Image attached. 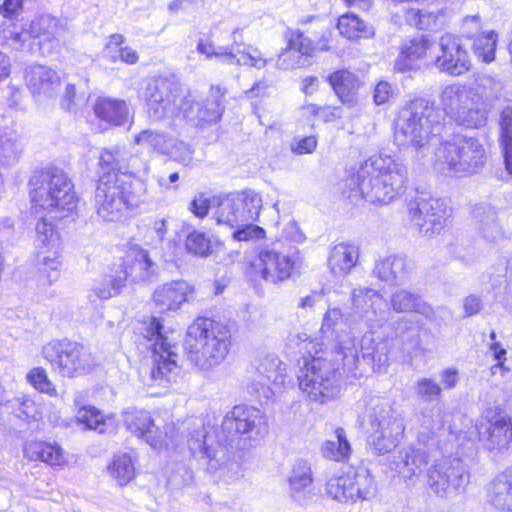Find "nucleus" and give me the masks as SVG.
<instances>
[{"label":"nucleus","instance_id":"12","mask_svg":"<svg viewBox=\"0 0 512 512\" xmlns=\"http://www.w3.org/2000/svg\"><path fill=\"white\" fill-rule=\"evenodd\" d=\"M141 334L150 343L154 366L151 377L155 381L178 382L181 368L177 365L178 346L163 332V325L156 317H148L140 328Z\"/></svg>","mask_w":512,"mask_h":512},{"label":"nucleus","instance_id":"13","mask_svg":"<svg viewBox=\"0 0 512 512\" xmlns=\"http://www.w3.org/2000/svg\"><path fill=\"white\" fill-rule=\"evenodd\" d=\"M434 464L426 469L427 483L433 493L440 498L452 499L465 492L470 482L469 466L466 460L455 455H442L437 459L433 454Z\"/></svg>","mask_w":512,"mask_h":512},{"label":"nucleus","instance_id":"56","mask_svg":"<svg viewBox=\"0 0 512 512\" xmlns=\"http://www.w3.org/2000/svg\"><path fill=\"white\" fill-rule=\"evenodd\" d=\"M185 246L190 253L197 256L204 257L211 253V240L200 231H192L186 238Z\"/></svg>","mask_w":512,"mask_h":512},{"label":"nucleus","instance_id":"6","mask_svg":"<svg viewBox=\"0 0 512 512\" xmlns=\"http://www.w3.org/2000/svg\"><path fill=\"white\" fill-rule=\"evenodd\" d=\"M487 160L483 140L477 135L455 134L434 151L433 167L451 177H467L479 173Z\"/></svg>","mask_w":512,"mask_h":512},{"label":"nucleus","instance_id":"53","mask_svg":"<svg viewBox=\"0 0 512 512\" xmlns=\"http://www.w3.org/2000/svg\"><path fill=\"white\" fill-rule=\"evenodd\" d=\"M0 405L6 412L14 414L19 419H37V407L32 399L27 396L8 399Z\"/></svg>","mask_w":512,"mask_h":512},{"label":"nucleus","instance_id":"5","mask_svg":"<svg viewBox=\"0 0 512 512\" xmlns=\"http://www.w3.org/2000/svg\"><path fill=\"white\" fill-rule=\"evenodd\" d=\"M441 114L425 98L407 101L399 108L393 122L395 144L402 151L423 159L431 150L442 130Z\"/></svg>","mask_w":512,"mask_h":512},{"label":"nucleus","instance_id":"7","mask_svg":"<svg viewBox=\"0 0 512 512\" xmlns=\"http://www.w3.org/2000/svg\"><path fill=\"white\" fill-rule=\"evenodd\" d=\"M231 332L210 318H197L187 329L185 349L189 360L202 370L221 363L229 352Z\"/></svg>","mask_w":512,"mask_h":512},{"label":"nucleus","instance_id":"30","mask_svg":"<svg viewBox=\"0 0 512 512\" xmlns=\"http://www.w3.org/2000/svg\"><path fill=\"white\" fill-rule=\"evenodd\" d=\"M313 482L311 465L307 460L296 459L288 477L290 496L299 506H307L312 498L310 487Z\"/></svg>","mask_w":512,"mask_h":512},{"label":"nucleus","instance_id":"52","mask_svg":"<svg viewBox=\"0 0 512 512\" xmlns=\"http://www.w3.org/2000/svg\"><path fill=\"white\" fill-rule=\"evenodd\" d=\"M497 34L494 31L482 33L474 38L473 52L479 60L490 63L495 59Z\"/></svg>","mask_w":512,"mask_h":512},{"label":"nucleus","instance_id":"19","mask_svg":"<svg viewBox=\"0 0 512 512\" xmlns=\"http://www.w3.org/2000/svg\"><path fill=\"white\" fill-rule=\"evenodd\" d=\"M180 86L166 78H159L146 89L147 113L153 121L179 117L180 102L183 101Z\"/></svg>","mask_w":512,"mask_h":512},{"label":"nucleus","instance_id":"46","mask_svg":"<svg viewBox=\"0 0 512 512\" xmlns=\"http://www.w3.org/2000/svg\"><path fill=\"white\" fill-rule=\"evenodd\" d=\"M108 471L119 486L127 485L136 474L135 463L128 453L117 454L108 466Z\"/></svg>","mask_w":512,"mask_h":512},{"label":"nucleus","instance_id":"31","mask_svg":"<svg viewBox=\"0 0 512 512\" xmlns=\"http://www.w3.org/2000/svg\"><path fill=\"white\" fill-rule=\"evenodd\" d=\"M430 48L431 42L424 36L405 41L399 55L395 59L394 69L402 73L417 69L419 67L418 62L426 58Z\"/></svg>","mask_w":512,"mask_h":512},{"label":"nucleus","instance_id":"3","mask_svg":"<svg viewBox=\"0 0 512 512\" xmlns=\"http://www.w3.org/2000/svg\"><path fill=\"white\" fill-rule=\"evenodd\" d=\"M288 345L303 355V366L297 374L298 384L328 382L340 362H344L345 365L355 364L360 357L371 360L373 369L377 372H383L389 362L387 343L375 342L372 334H365L362 337L359 348L348 339L340 341L333 351H328L326 344L311 339L307 333L291 334Z\"/></svg>","mask_w":512,"mask_h":512},{"label":"nucleus","instance_id":"37","mask_svg":"<svg viewBox=\"0 0 512 512\" xmlns=\"http://www.w3.org/2000/svg\"><path fill=\"white\" fill-rule=\"evenodd\" d=\"M358 257V246L349 243H339L333 246L330 251L328 266L334 275L343 276L356 265Z\"/></svg>","mask_w":512,"mask_h":512},{"label":"nucleus","instance_id":"27","mask_svg":"<svg viewBox=\"0 0 512 512\" xmlns=\"http://www.w3.org/2000/svg\"><path fill=\"white\" fill-rule=\"evenodd\" d=\"M24 79L33 95L52 98L58 94L61 78L57 71L41 64H32L25 69Z\"/></svg>","mask_w":512,"mask_h":512},{"label":"nucleus","instance_id":"58","mask_svg":"<svg viewBox=\"0 0 512 512\" xmlns=\"http://www.w3.org/2000/svg\"><path fill=\"white\" fill-rule=\"evenodd\" d=\"M36 231V242L38 247L43 246H51L56 247L57 244H60L59 237L56 234L53 225L46 221V219L41 218L35 227Z\"/></svg>","mask_w":512,"mask_h":512},{"label":"nucleus","instance_id":"57","mask_svg":"<svg viewBox=\"0 0 512 512\" xmlns=\"http://www.w3.org/2000/svg\"><path fill=\"white\" fill-rule=\"evenodd\" d=\"M193 471L184 463H176L171 469L167 482L173 489H180L193 482Z\"/></svg>","mask_w":512,"mask_h":512},{"label":"nucleus","instance_id":"32","mask_svg":"<svg viewBox=\"0 0 512 512\" xmlns=\"http://www.w3.org/2000/svg\"><path fill=\"white\" fill-rule=\"evenodd\" d=\"M314 49L313 42L304 34L298 32L288 43L277 60V66L288 70L304 64V57L311 54Z\"/></svg>","mask_w":512,"mask_h":512},{"label":"nucleus","instance_id":"33","mask_svg":"<svg viewBox=\"0 0 512 512\" xmlns=\"http://www.w3.org/2000/svg\"><path fill=\"white\" fill-rule=\"evenodd\" d=\"M93 110L97 118L113 126H122L130 118L129 106L121 99L99 97L94 103Z\"/></svg>","mask_w":512,"mask_h":512},{"label":"nucleus","instance_id":"38","mask_svg":"<svg viewBox=\"0 0 512 512\" xmlns=\"http://www.w3.org/2000/svg\"><path fill=\"white\" fill-rule=\"evenodd\" d=\"M23 452L26 458L33 461L39 460L50 466H60L65 462L63 450L57 443L44 441L26 442Z\"/></svg>","mask_w":512,"mask_h":512},{"label":"nucleus","instance_id":"59","mask_svg":"<svg viewBox=\"0 0 512 512\" xmlns=\"http://www.w3.org/2000/svg\"><path fill=\"white\" fill-rule=\"evenodd\" d=\"M265 230L252 222L241 223L238 227L234 228L233 238L237 241H251L264 238Z\"/></svg>","mask_w":512,"mask_h":512},{"label":"nucleus","instance_id":"2","mask_svg":"<svg viewBox=\"0 0 512 512\" xmlns=\"http://www.w3.org/2000/svg\"><path fill=\"white\" fill-rule=\"evenodd\" d=\"M421 414L417 416L419 426L415 427L417 441L423 447L410 446L399 451L394 461L399 474L407 481L419 476L433 455L432 447L442 454L447 452V443L458 439L471 420L460 412H446L437 406L440 386H419Z\"/></svg>","mask_w":512,"mask_h":512},{"label":"nucleus","instance_id":"49","mask_svg":"<svg viewBox=\"0 0 512 512\" xmlns=\"http://www.w3.org/2000/svg\"><path fill=\"white\" fill-rule=\"evenodd\" d=\"M345 318L346 312H342V310L339 308L328 309L327 312L325 313L321 327L322 333L326 334L328 332H331V336L335 334L337 338H340L337 344L332 345L330 348L328 347V351H333L334 347L337 346L340 341L348 339H351L354 345L358 348V346L355 343V339L352 338L349 333H346L342 336L339 335V331L342 330L340 326L342 324L349 325Z\"/></svg>","mask_w":512,"mask_h":512},{"label":"nucleus","instance_id":"55","mask_svg":"<svg viewBox=\"0 0 512 512\" xmlns=\"http://www.w3.org/2000/svg\"><path fill=\"white\" fill-rule=\"evenodd\" d=\"M501 140L504 146V157L507 171L512 174V108L507 107L501 114Z\"/></svg>","mask_w":512,"mask_h":512},{"label":"nucleus","instance_id":"23","mask_svg":"<svg viewBox=\"0 0 512 512\" xmlns=\"http://www.w3.org/2000/svg\"><path fill=\"white\" fill-rule=\"evenodd\" d=\"M124 281H148L157 273V264L152 260L148 250L138 244H131L118 263H113Z\"/></svg>","mask_w":512,"mask_h":512},{"label":"nucleus","instance_id":"63","mask_svg":"<svg viewBox=\"0 0 512 512\" xmlns=\"http://www.w3.org/2000/svg\"><path fill=\"white\" fill-rule=\"evenodd\" d=\"M395 96V89L387 81H380L376 84L373 91V101L376 105L386 104Z\"/></svg>","mask_w":512,"mask_h":512},{"label":"nucleus","instance_id":"15","mask_svg":"<svg viewBox=\"0 0 512 512\" xmlns=\"http://www.w3.org/2000/svg\"><path fill=\"white\" fill-rule=\"evenodd\" d=\"M262 208V197L253 190L225 196H214L212 216L217 225L234 229L244 222H253Z\"/></svg>","mask_w":512,"mask_h":512},{"label":"nucleus","instance_id":"36","mask_svg":"<svg viewBox=\"0 0 512 512\" xmlns=\"http://www.w3.org/2000/svg\"><path fill=\"white\" fill-rule=\"evenodd\" d=\"M488 497L495 508L512 511V467L507 468L491 481Z\"/></svg>","mask_w":512,"mask_h":512},{"label":"nucleus","instance_id":"61","mask_svg":"<svg viewBox=\"0 0 512 512\" xmlns=\"http://www.w3.org/2000/svg\"><path fill=\"white\" fill-rule=\"evenodd\" d=\"M210 210H214V197L209 198L204 193L197 194L189 205V211L198 218H204Z\"/></svg>","mask_w":512,"mask_h":512},{"label":"nucleus","instance_id":"22","mask_svg":"<svg viewBox=\"0 0 512 512\" xmlns=\"http://www.w3.org/2000/svg\"><path fill=\"white\" fill-rule=\"evenodd\" d=\"M488 424L475 425L479 441L489 451L501 452L512 442V417L499 406L487 415Z\"/></svg>","mask_w":512,"mask_h":512},{"label":"nucleus","instance_id":"1","mask_svg":"<svg viewBox=\"0 0 512 512\" xmlns=\"http://www.w3.org/2000/svg\"><path fill=\"white\" fill-rule=\"evenodd\" d=\"M187 429L190 455L213 473L224 468L230 449L245 450L259 442L268 433V424L259 409L236 405L223 418L217 434L198 417L190 419Z\"/></svg>","mask_w":512,"mask_h":512},{"label":"nucleus","instance_id":"62","mask_svg":"<svg viewBox=\"0 0 512 512\" xmlns=\"http://www.w3.org/2000/svg\"><path fill=\"white\" fill-rule=\"evenodd\" d=\"M167 156L180 163H187L192 158V151L186 143L173 138L169 152H167Z\"/></svg>","mask_w":512,"mask_h":512},{"label":"nucleus","instance_id":"25","mask_svg":"<svg viewBox=\"0 0 512 512\" xmlns=\"http://www.w3.org/2000/svg\"><path fill=\"white\" fill-rule=\"evenodd\" d=\"M196 50L208 60L216 58L221 63L227 65L250 66L256 69H263L268 62L258 49L250 48L238 56L233 53L231 48L215 46L209 39H200L197 43Z\"/></svg>","mask_w":512,"mask_h":512},{"label":"nucleus","instance_id":"9","mask_svg":"<svg viewBox=\"0 0 512 512\" xmlns=\"http://www.w3.org/2000/svg\"><path fill=\"white\" fill-rule=\"evenodd\" d=\"M367 434V442L377 454L392 451L405 431L402 413L380 398L371 399L369 407L358 417Z\"/></svg>","mask_w":512,"mask_h":512},{"label":"nucleus","instance_id":"51","mask_svg":"<svg viewBox=\"0 0 512 512\" xmlns=\"http://www.w3.org/2000/svg\"><path fill=\"white\" fill-rule=\"evenodd\" d=\"M37 263L40 271L46 272L49 270L53 272L55 275H53V277L48 275V279L49 282L55 281L57 278L58 269L61 266L60 244H57L56 247L40 246L37 255Z\"/></svg>","mask_w":512,"mask_h":512},{"label":"nucleus","instance_id":"47","mask_svg":"<svg viewBox=\"0 0 512 512\" xmlns=\"http://www.w3.org/2000/svg\"><path fill=\"white\" fill-rule=\"evenodd\" d=\"M481 97V107L489 111L492 102L499 97L502 89L501 83L487 74H478L475 77L474 86H471Z\"/></svg>","mask_w":512,"mask_h":512},{"label":"nucleus","instance_id":"26","mask_svg":"<svg viewBox=\"0 0 512 512\" xmlns=\"http://www.w3.org/2000/svg\"><path fill=\"white\" fill-rule=\"evenodd\" d=\"M194 293V287L184 280L164 283L153 292L154 307L160 313L176 312L192 300Z\"/></svg>","mask_w":512,"mask_h":512},{"label":"nucleus","instance_id":"10","mask_svg":"<svg viewBox=\"0 0 512 512\" xmlns=\"http://www.w3.org/2000/svg\"><path fill=\"white\" fill-rule=\"evenodd\" d=\"M95 190V207L100 218L107 222L120 220L129 207L136 205L137 199L146 188L140 179L130 182L117 173L99 171Z\"/></svg>","mask_w":512,"mask_h":512},{"label":"nucleus","instance_id":"20","mask_svg":"<svg viewBox=\"0 0 512 512\" xmlns=\"http://www.w3.org/2000/svg\"><path fill=\"white\" fill-rule=\"evenodd\" d=\"M408 213L411 225L424 237L439 234L449 216L443 200L424 196H417L409 202Z\"/></svg>","mask_w":512,"mask_h":512},{"label":"nucleus","instance_id":"24","mask_svg":"<svg viewBox=\"0 0 512 512\" xmlns=\"http://www.w3.org/2000/svg\"><path fill=\"white\" fill-rule=\"evenodd\" d=\"M99 171L117 173L127 182L139 179L137 176L147 170V164L138 155L121 149H102L98 157Z\"/></svg>","mask_w":512,"mask_h":512},{"label":"nucleus","instance_id":"43","mask_svg":"<svg viewBox=\"0 0 512 512\" xmlns=\"http://www.w3.org/2000/svg\"><path fill=\"white\" fill-rule=\"evenodd\" d=\"M28 22H12L0 27V45H8L14 49H21L32 38Z\"/></svg>","mask_w":512,"mask_h":512},{"label":"nucleus","instance_id":"45","mask_svg":"<svg viewBox=\"0 0 512 512\" xmlns=\"http://www.w3.org/2000/svg\"><path fill=\"white\" fill-rule=\"evenodd\" d=\"M125 286L124 276L122 277L112 264L109 273L101 281L94 283L92 291L99 299L107 300L120 294Z\"/></svg>","mask_w":512,"mask_h":512},{"label":"nucleus","instance_id":"60","mask_svg":"<svg viewBox=\"0 0 512 512\" xmlns=\"http://www.w3.org/2000/svg\"><path fill=\"white\" fill-rule=\"evenodd\" d=\"M183 101L180 102L179 117L182 116L187 121L192 122L194 125H200V113L198 107L200 102H196L190 94H183Z\"/></svg>","mask_w":512,"mask_h":512},{"label":"nucleus","instance_id":"44","mask_svg":"<svg viewBox=\"0 0 512 512\" xmlns=\"http://www.w3.org/2000/svg\"><path fill=\"white\" fill-rule=\"evenodd\" d=\"M337 27L341 35L348 39L369 38L374 34L373 27L353 13L342 15L338 19Z\"/></svg>","mask_w":512,"mask_h":512},{"label":"nucleus","instance_id":"54","mask_svg":"<svg viewBox=\"0 0 512 512\" xmlns=\"http://www.w3.org/2000/svg\"><path fill=\"white\" fill-rule=\"evenodd\" d=\"M76 418L86 429L96 430L101 434L107 431L109 425L101 411L94 406H83L78 410Z\"/></svg>","mask_w":512,"mask_h":512},{"label":"nucleus","instance_id":"29","mask_svg":"<svg viewBox=\"0 0 512 512\" xmlns=\"http://www.w3.org/2000/svg\"><path fill=\"white\" fill-rule=\"evenodd\" d=\"M125 423L130 432L144 440L151 447L161 444L167 433L163 432L154 422L149 412L134 410L125 412Z\"/></svg>","mask_w":512,"mask_h":512},{"label":"nucleus","instance_id":"17","mask_svg":"<svg viewBox=\"0 0 512 512\" xmlns=\"http://www.w3.org/2000/svg\"><path fill=\"white\" fill-rule=\"evenodd\" d=\"M43 357L52 369L62 376L74 377L88 372L91 355L79 343L70 340H52L42 348Z\"/></svg>","mask_w":512,"mask_h":512},{"label":"nucleus","instance_id":"64","mask_svg":"<svg viewBox=\"0 0 512 512\" xmlns=\"http://www.w3.org/2000/svg\"><path fill=\"white\" fill-rule=\"evenodd\" d=\"M169 230V222L167 218L155 219L152 221L148 228V236L156 239L158 242H163Z\"/></svg>","mask_w":512,"mask_h":512},{"label":"nucleus","instance_id":"8","mask_svg":"<svg viewBox=\"0 0 512 512\" xmlns=\"http://www.w3.org/2000/svg\"><path fill=\"white\" fill-rule=\"evenodd\" d=\"M29 185L31 201L35 208L57 213L54 218H63L77 205L73 184L66 173L56 167L35 171Z\"/></svg>","mask_w":512,"mask_h":512},{"label":"nucleus","instance_id":"11","mask_svg":"<svg viewBox=\"0 0 512 512\" xmlns=\"http://www.w3.org/2000/svg\"><path fill=\"white\" fill-rule=\"evenodd\" d=\"M440 104L453 121L466 128H481L487 122V109L481 107L480 95L471 86L453 83L440 93Z\"/></svg>","mask_w":512,"mask_h":512},{"label":"nucleus","instance_id":"42","mask_svg":"<svg viewBox=\"0 0 512 512\" xmlns=\"http://www.w3.org/2000/svg\"><path fill=\"white\" fill-rule=\"evenodd\" d=\"M336 441L326 440L321 446L324 458L337 462H346L351 456L352 447L342 427L335 429Z\"/></svg>","mask_w":512,"mask_h":512},{"label":"nucleus","instance_id":"4","mask_svg":"<svg viewBox=\"0 0 512 512\" xmlns=\"http://www.w3.org/2000/svg\"><path fill=\"white\" fill-rule=\"evenodd\" d=\"M406 181L405 164L390 155L378 154L344 180V189L349 190L348 198L359 195L370 203L387 204L403 192Z\"/></svg>","mask_w":512,"mask_h":512},{"label":"nucleus","instance_id":"21","mask_svg":"<svg viewBox=\"0 0 512 512\" xmlns=\"http://www.w3.org/2000/svg\"><path fill=\"white\" fill-rule=\"evenodd\" d=\"M431 64L441 73L450 76H461L471 67V59L461 39L453 34L446 33L438 40V54Z\"/></svg>","mask_w":512,"mask_h":512},{"label":"nucleus","instance_id":"34","mask_svg":"<svg viewBox=\"0 0 512 512\" xmlns=\"http://www.w3.org/2000/svg\"><path fill=\"white\" fill-rule=\"evenodd\" d=\"M256 377L251 379L252 384H290L285 373V364L273 354L261 359L257 366L253 367Z\"/></svg>","mask_w":512,"mask_h":512},{"label":"nucleus","instance_id":"48","mask_svg":"<svg viewBox=\"0 0 512 512\" xmlns=\"http://www.w3.org/2000/svg\"><path fill=\"white\" fill-rule=\"evenodd\" d=\"M223 96L224 92L221 91V88H211L210 96L205 101L200 102L198 107L197 113H200V125L203 123H215L220 119L224 110L221 103Z\"/></svg>","mask_w":512,"mask_h":512},{"label":"nucleus","instance_id":"18","mask_svg":"<svg viewBox=\"0 0 512 512\" xmlns=\"http://www.w3.org/2000/svg\"><path fill=\"white\" fill-rule=\"evenodd\" d=\"M325 491L334 500L354 503L373 497L376 484L368 469L359 468L331 477L326 483Z\"/></svg>","mask_w":512,"mask_h":512},{"label":"nucleus","instance_id":"40","mask_svg":"<svg viewBox=\"0 0 512 512\" xmlns=\"http://www.w3.org/2000/svg\"><path fill=\"white\" fill-rule=\"evenodd\" d=\"M474 217L478 230L489 243H496L503 238V231L497 222L496 211L487 205H481L474 209Z\"/></svg>","mask_w":512,"mask_h":512},{"label":"nucleus","instance_id":"41","mask_svg":"<svg viewBox=\"0 0 512 512\" xmlns=\"http://www.w3.org/2000/svg\"><path fill=\"white\" fill-rule=\"evenodd\" d=\"M391 307L395 312H416L429 316L432 312L430 306L418 295L405 289L397 290L391 295Z\"/></svg>","mask_w":512,"mask_h":512},{"label":"nucleus","instance_id":"50","mask_svg":"<svg viewBox=\"0 0 512 512\" xmlns=\"http://www.w3.org/2000/svg\"><path fill=\"white\" fill-rule=\"evenodd\" d=\"M173 137L164 132L154 130H144L135 137V142L146 146L158 154L167 155L171 147Z\"/></svg>","mask_w":512,"mask_h":512},{"label":"nucleus","instance_id":"39","mask_svg":"<svg viewBox=\"0 0 512 512\" xmlns=\"http://www.w3.org/2000/svg\"><path fill=\"white\" fill-rule=\"evenodd\" d=\"M33 39L52 41L66 32L65 24L58 18L44 14L28 22Z\"/></svg>","mask_w":512,"mask_h":512},{"label":"nucleus","instance_id":"28","mask_svg":"<svg viewBox=\"0 0 512 512\" xmlns=\"http://www.w3.org/2000/svg\"><path fill=\"white\" fill-rule=\"evenodd\" d=\"M413 263L404 255H389L376 261L373 274L380 280L394 285L404 284L412 274Z\"/></svg>","mask_w":512,"mask_h":512},{"label":"nucleus","instance_id":"14","mask_svg":"<svg viewBox=\"0 0 512 512\" xmlns=\"http://www.w3.org/2000/svg\"><path fill=\"white\" fill-rule=\"evenodd\" d=\"M301 264L302 259L297 250L283 252L275 247L265 248L250 261L246 274L255 282L264 280L279 284L299 273Z\"/></svg>","mask_w":512,"mask_h":512},{"label":"nucleus","instance_id":"35","mask_svg":"<svg viewBox=\"0 0 512 512\" xmlns=\"http://www.w3.org/2000/svg\"><path fill=\"white\" fill-rule=\"evenodd\" d=\"M327 79L343 104L353 105L356 102L362 82L355 73L341 69L330 74Z\"/></svg>","mask_w":512,"mask_h":512},{"label":"nucleus","instance_id":"16","mask_svg":"<svg viewBox=\"0 0 512 512\" xmlns=\"http://www.w3.org/2000/svg\"><path fill=\"white\" fill-rule=\"evenodd\" d=\"M351 306L346 311L349 326H364L369 330L383 327L390 311L384 297L367 287H356L351 291Z\"/></svg>","mask_w":512,"mask_h":512}]
</instances>
